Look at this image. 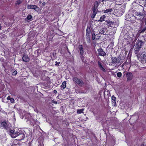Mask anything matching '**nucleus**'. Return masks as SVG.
Listing matches in <instances>:
<instances>
[{
  "label": "nucleus",
  "mask_w": 146,
  "mask_h": 146,
  "mask_svg": "<svg viewBox=\"0 0 146 146\" xmlns=\"http://www.w3.org/2000/svg\"><path fill=\"white\" fill-rule=\"evenodd\" d=\"M144 52H145V51H144Z\"/></svg>",
  "instance_id": "nucleus-43"
},
{
  "label": "nucleus",
  "mask_w": 146,
  "mask_h": 146,
  "mask_svg": "<svg viewBox=\"0 0 146 146\" xmlns=\"http://www.w3.org/2000/svg\"><path fill=\"white\" fill-rule=\"evenodd\" d=\"M107 22V24L108 25L110 26L111 27H115L113 26V25L115 23L114 22H112L110 21H108Z\"/></svg>",
  "instance_id": "nucleus-17"
},
{
  "label": "nucleus",
  "mask_w": 146,
  "mask_h": 146,
  "mask_svg": "<svg viewBox=\"0 0 146 146\" xmlns=\"http://www.w3.org/2000/svg\"><path fill=\"white\" fill-rule=\"evenodd\" d=\"M144 6L146 7V2L144 4Z\"/></svg>",
  "instance_id": "nucleus-38"
},
{
  "label": "nucleus",
  "mask_w": 146,
  "mask_h": 146,
  "mask_svg": "<svg viewBox=\"0 0 146 146\" xmlns=\"http://www.w3.org/2000/svg\"><path fill=\"white\" fill-rule=\"evenodd\" d=\"M105 0H102V1H104Z\"/></svg>",
  "instance_id": "nucleus-42"
},
{
  "label": "nucleus",
  "mask_w": 146,
  "mask_h": 146,
  "mask_svg": "<svg viewBox=\"0 0 146 146\" xmlns=\"http://www.w3.org/2000/svg\"><path fill=\"white\" fill-rule=\"evenodd\" d=\"M8 130L9 131V133L12 137L14 138L17 137V133H16L14 130L10 129V128L9 130Z\"/></svg>",
  "instance_id": "nucleus-8"
},
{
  "label": "nucleus",
  "mask_w": 146,
  "mask_h": 146,
  "mask_svg": "<svg viewBox=\"0 0 146 146\" xmlns=\"http://www.w3.org/2000/svg\"><path fill=\"white\" fill-rule=\"evenodd\" d=\"M17 137L19 136V140H22L25 137V135L24 134L22 133H17Z\"/></svg>",
  "instance_id": "nucleus-12"
},
{
  "label": "nucleus",
  "mask_w": 146,
  "mask_h": 146,
  "mask_svg": "<svg viewBox=\"0 0 146 146\" xmlns=\"http://www.w3.org/2000/svg\"><path fill=\"white\" fill-rule=\"evenodd\" d=\"M79 79L77 78L74 76L72 78V80L76 84L77 82H78V81Z\"/></svg>",
  "instance_id": "nucleus-19"
},
{
  "label": "nucleus",
  "mask_w": 146,
  "mask_h": 146,
  "mask_svg": "<svg viewBox=\"0 0 146 146\" xmlns=\"http://www.w3.org/2000/svg\"><path fill=\"white\" fill-rule=\"evenodd\" d=\"M92 39L93 40H94L95 38V35L94 34H93L92 35Z\"/></svg>",
  "instance_id": "nucleus-30"
},
{
  "label": "nucleus",
  "mask_w": 146,
  "mask_h": 146,
  "mask_svg": "<svg viewBox=\"0 0 146 146\" xmlns=\"http://www.w3.org/2000/svg\"><path fill=\"white\" fill-rule=\"evenodd\" d=\"M32 18V16L31 15H28L27 18V19L28 20H30Z\"/></svg>",
  "instance_id": "nucleus-28"
},
{
  "label": "nucleus",
  "mask_w": 146,
  "mask_h": 146,
  "mask_svg": "<svg viewBox=\"0 0 146 146\" xmlns=\"http://www.w3.org/2000/svg\"><path fill=\"white\" fill-rule=\"evenodd\" d=\"M98 65L99 68L103 72L106 71L105 69L102 66L101 63L100 62H98Z\"/></svg>",
  "instance_id": "nucleus-16"
},
{
  "label": "nucleus",
  "mask_w": 146,
  "mask_h": 146,
  "mask_svg": "<svg viewBox=\"0 0 146 146\" xmlns=\"http://www.w3.org/2000/svg\"><path fill=\"white\" fill-rule=\"evenodd\" d=\"M11 98L10 96H9L7 97V99L8 100H10Z\"/></svg>",
  "instance_id": "nucleus-34"
},
{
  "label": "nucleus",
  "mask_w": 146,
  "mask_h": 146,
  "mask_svg": "<svg viewBox=\"0 0 146 146\" xmlns=\"http://www.w3.org/2000/svg\"><path fill=\"white\" fill-rule=\"evenodd\" d=\"M112 10L111 9H107L104 12L105 13H108L111 12Z\"/></svg>",
  "instance_id": "nucleus-24"
},
{
  "label": "nucleus",
  "mask_w": 146,
  "mask_h": 146,
  "mask_svg": "<svg viewBox=\"0 0 146 146\" xmlns=\"http://www.w3.org/2000/svg\"><path fill=\"white\" fill-rule=\"evenodd\" d=\"M105 18V16L104 15H103L100 18V20L98 21H100L101 22H102L104 21V19Z\"/></svg>",
  "instance_id": "nucleus-21"
},
{
  "label": "nucleus",
  "mask_w": 146,
  "mask_h": 146,
  "mask_svg": "<svg viewBox=\"0 0 146 146\" xmlns=\"http://www.w3.org/2000/svg\"><path fill=\"white\" fill-rule=\"evenodd\" d=\"M66 86V81H64L62 83V85H61V87L63 89H64Z\"/></svg>",
  "instance_id": "nucleus-20"
},
{
  "label": "nucleus",
  "mask_w": 146,
  "mask_h": 146,
  "mask_svg": "<svg viewBox=\"0 0 146 146\" xmlns=\"http://www.w3.org/2000/svg\"><path fill=\"white\" fill-rule=\"evenodd\" d=\"M127 78V80H131L133 78L132 74L131 72H127L126 74Z\"/></svg>",
  "instance_id": "nucleus-11"
},
{
  "label": "nucleus",
  "mask_w": 146,
  "mask_h": 146,
  "mask_svg": "<svg viewBox=\"0 0 146 146\" xmlns=\"http://www.w3.org/2000/svg\"><path fill=\"white\" fill-rule=\"evenodd\" d=\"M99 5V3L98 1L94 2V6L92 8V11L97 12L98 11V7Z\"/></svg>",
  "instance_id": "nucleus-9"
},
{
  "label": "nucleus",
  "mask_w": 146,
  "mask_h": 146,
  "mask_svg": "<svg viewBox=\"0 0 146 146\" xmlns=\"http://www.w3.org/2000/svg\"><path fill=\"white\" fill-rule=\"evenodd\" d=\"M17 74V71L16 70H15L13 72V75L15 76Z\"/></svg>",
  "instance_id": "nucleus-29"
},
{
  "label": "nucleus",
  "mask_w": 146,
  "mask_h": 146,
  "mask_svg": "<svg viewBox=\"0 0 146 146\" xmlns=\"http://www.w3.org/2000/svg\"><path fill=\"white\" fill-rule=\"evenodd\" d=\"M144 55L145 56V54H143V57H144Z\"/></svg>",
  "instance_id": "nucleus-40"
},
{
  "label": "nucleus",
  "mask_w": 146,
  "mask_h": 146,
  "mask_svg": "<svg viewBox=\"0 0 146 146\" xmlns=\"http://www.w3.org/2000/svg\"><path fill=\"white\" fill-rule=\"evenodd\" d=\"M146 30V27H145L141 30V33H143Z\"/></svg>",
  "instance_id": "nucleus-27"
},
{
  "label": "nucleus",
  "mask_w": 146,
  "mask_h": 146,
  "mask_svg": "<svg viewBox=\"0 0 146 146\" xmlns=\"http://www.w3.org/2000/svg\"><path fill=\"white\" fill-rule=\"evenodd\" d=\"M1 127H2L7 130H9L10 128L9 123L8 122L3 121L1 123Z\"/></svg>",
  "instance_id": "nucleus-3"
},
{
  "label": "nucleus",
  "mask_w": 146,
  "mask_h": 146,
  "mask_svg": "<svg viewBox=\"0 0 146 146\" xmlns=\"http://www.w3.org/2000/svg\"><path fill=\"white\" fill-rule=\"evenodd\" d=\"M10 100L11 103H13L14 102V100L13 98H11Z\"/></svg>",
  "instance_id": "nucleus-31"
},
{
  "label": "nucleus",
  "mask_w": 146,
  "mask_h": 146,
  "mask_svg": "<svg viewBox=\"0 0 146 146\" xmlns=\"http://www.w3.org/2000/svg\"><path fill=\"white\" fill-rule=\"evenodd\" d=\"M98 54L99 55H100L102 56H105L106 53L103 50L102 48H100L97 49Z\"/></svg>",
  "instance_id": "nucleus-7"
},
{
  "label": "nucleus",
  "mask_w": 146,
  "mask_h": 146,
  "mask_svg": "<svg viewBox=\"0 0 146 146\" xmlns=\"http://www.w3.org/2000/svg\"><path fill=\"white\" fill-rule=\"evenodd\" d=\"M141 146H145V145L144 144H142V145H141Z\"/></svg>",
  "instance_id": "nucleus-39"
},
{
  "label": "nucleus",
  "mask_w": 146,
  "mask_h": 146,
  "mask_svg": "<svg viewBox=\"0 0 146 146\" xmlns=\"http://www.w3.org/2000/svg\"><path fill=\"white\" fill-rule=\"evenodd\" d=\"M52 102L53 103L56 104H57V101H55L54 100H53L52 101Z\"/></svg>",
  "instance_id": "nucleus-32"
},
{
  "label": "nucleus",
  "mask_w": 146,
  "mask_h": 146,
  "mask_svg": "<svg viewBox=\"0 0 146 146\" xmlns=\"http://www.w3.org/2000/svg\"><path fill=\"white\" fill-rule=\"evenodd\" d=\"M104 96L105 98H108L110 96V92L106 90L104 92Z\"/></svg>",
  "instance_id": "nucleus-13"
},
{
  "label": "nucleus",
  "mask_w": 146,
  "mask_h": 146,
  "mask_svg": "<svg viewBox=\"0 0 146 146\" xmlns=\"http://www.w3.org/2000/svg\"><path fill=\"white\" fill-rule=\"evenodd\" d=\"M84 109H80L78 110L77 111V112L78 113H80L83 112V111L84 110Z\"/></svg>",
  "instance_id": "nucleus-22"
},
{
  "label": "nucleus",
  "mask_w": 146,
  "mask_h": 146,
  "mask_svg": "<svg viewBox=\"0 0 146 146\" xmlns=\"http://www.w3.org/2000/svg\"><path fill=\"white\" fill-rule=\"evenodd\" d=\"M100 33H101V34H103L104 33V31H103V30H102L101 31V32H100Z\"/></svg>",
  "instance_id": "nucleus-35"
},
{
  "label": "nucleus",
  "mask_w": 146,
  "mask_h": 146,
  "mask_svg": "<svg viewBox=\"0 0 146 146\" xmlns=\"http://www.w3.org/2000/svg\"><path fill=\"white\" fill-rule=\"evenodd\" d=\"M78 48L80 53L81 55V58H83V54L84 53V50L83 48L82 45H79L78 46Z\"/></svg>",
  "instance_id": "nucleus-10"
},
{
  "label": "nucleus",
  "mask_w": 146,
  "mask_h": 146,
  "mask_svg": "<svg viewBox=\"0 0 146 146\" xmlns=\"http://www.w3.org/2000/svg\"><path fill=\"white\" fill-rule=\"evenodd\" d=\"M56 64H55V65L56 66H57V65H58V66L59 64H60V62H56Z\"/></svg>",
  "instance_id": "nucleus-33"
},
{
  "label": "nucleus",
  "mask_w": 146,
  "mask_h": 146,
  "mask_svg": "<svg viewBox=\"0 0 146 146\" xmlns=\"http://www.w3.org/2000/svg\"><path fill=\"white\" fill-rule=\"evenodd\" d=\"M28 9H33L36 11H38L40 10V8L38 6L34 5H28L27 6Z\"/></svg>",
  "instance_id": "nucleus-5"
},
{
  "label": "nucleus",
  "mask_w": 146,
  "mask_h": 146,
  "mask_svg": "<svg viewBox=\"0 0 146 146\" xmlns=\"http://www.w3.org/2000/svg\"><path fill=\"white\" fill-rule=\"evenodd\" d=\"M145 1H146V0H145Z\"/></svg>",
  "instance_id": "nucleus-44"
},
{
  "label": "nucleus",
  "mask_w": 146,
  "mask_h": 146,
  "mask_svg": "<svg viewBox=\"0 0 146 146\" xmlns=\"http://www.w3.org/2000/svg\"><path fill=\"white\" fill-rule=\"evenodd\" d=\"M112 103L113 106H115L116 104V98L113 96L111 97Z\"/></svg>",
  "instance_id": "nucleus-14"
},
{
  "label": "nucleus",
  "mask_w": 146,
  "mask_h": 146,
  "mask_svg": "<svg viewBox=\"0 0 146 146\" xmlns=\"http://www.w3.org/2000/svg\"><path fill=\"white\" fill-rule=\"evenodd\" d=\"M111 63L113 64H116L117 66H119L120 64V60L119 58H117L115 57H112L111 58Z\"/></svg>",
  "instance_id": "nucleus-2"
},
{
  "label": "nucleus",
  "mask_w": 146,
  "mask_h": 146,
  "mask_svg": "<svg viewBox=\"0 0 146 146\" xmlns=\"http://www.w3.org/2000/svg\"><path fill=\"white\" fill-rule=\"evenodd\" d=\"M23 0H17L16 2V4L19 5L22 3Z\"/></svg>",
  "instance_id": "nucleus-23"
},
{
  "label": "nucleus",
  "mask_w": 146,
  "mask_h": 146,
  "mask_svg": "<svg viewBox=\"0 0 146 146\" xmlns=\"http://www.w3.org/2000/svg\"><path fill=\"white\" fill-rule=\"evenodd\" d=\"M53 92H54V93H57V91L56 90H54V91H53Z\"/></svg>",
  "instance_id": "nucleus-36"
},
{
  "label": "nucleus",
  "mask_w": 146,
  "mask_h": 146,
  "mask_svg": "<svg viewBox=\"0 0 146 146\" xmlns=\"http://www.w3.org/2000/svg\"><path fill=\"white\" fill-rule=\"evenodd\" d=\"M23 61L25 62H28L29 60V58L28 56L26 55H24L22 58Z\"/></svg>",
  "instance_id": "nucleus-15"
},
{
  "label": "nucleus",
  "mask_w": 146,
  "mask_h": 146,
  "mask_svg": "<svg viewBox=\"0 0 146 146\" xmlns=\"http://www.w3.org/2000/svg\"><path fill=\"white\" fill-rule=\"evenodd\" d=\"M45 4V3L44 2H43L42 3V5H44Z\"/></svg>",
  "instance_id": "nucleus-37"
},
{
  "label": "nucleus",
  "mask_w": 146,
  "mask_h": 146,
  "mask_svg": "<svg viewBox=\"0 0 146 146\" xmlns=\"http://www.w3.org/2000/svg\"><path fill=\"white\" fill-rule=\"evenodd\" d=\"M76 84L80 86H82L84 84V82L82 80L79 79Z\"/></svg>",
  "instance_id": "nucleus-18"
},
{
  "label": "nucleus",
  "mask_w": 146,
  "mask_h": 146,
  "mask_svg": "<svg viewBox=\"0 0 146 146\" xmlns=\"http://www.w3.org/2000/svg\"><path fill=\"white\" fill-rule=\"evenodd\" d=\"M143 43V42L142 40L137 41L134 48V50L135 51V52L136 54H138V52L141 48Z\"/></svg>",
  "instance_id": "nucleus-1"
},
{
  "label": "nucleus",
  "mask_w": 146,
  "mask_h": 146,
  "mask_svg": "<svg viewBox=\"0 0 146 146\" xmlns=\"http://www.w3.org/2000/svg\"><path fill=\"white\" fill-rule=\"evenodd\" d=\"M91 30L89 27H88L87 28L86 32V37L88 39V40L90 41V35Z\"/></svg>",
  "instance_id": "nucleus-6"
},
{
  "label": "nucleus",
  "mask_w": 146,
  "mask_h": 146,
  "mask_svg": "<svg viewBox=\"0 0 146 146\" xmlns=\"http://www.w3.org/2000/svg\"><path fill=\"white\" fill-rule=\"evenodd\" d=\"M117 76L118 77L120 78L122 76V74L120 72H118L117 73Z\"/></svg>",
  "instance_id": "nucleus-26"
},
{
  "label": "nucleus",
  "mask_w": 146,
  "mask_h": 146,
  "mask_svg": "<svg viewBox=\"0 0 146 146\" xmlns=\"http://www.w3.org/2000/svg\"><path fill=\"white\" fill-rule=\"evenodd\" d=\"M93 15L92 16V18H93L95 17L96 14L97 13V12H96V11H93Z\"/></svg>",
  "instance_id": "nucleus-25"
},
{
  "label": "nucleus",
  "mask_w": 146,
  "mask_h": 146,
  "mask_svg": "<svg viewBox=\"0 0 146 146\" xmlns=\"http://www.w3.org/2000/svg\"><path fill=\"white\" fill-rule=\"evenodd\" d=\"M145 24L146 25V21H145Z\"/></svg>",
  "instance_id": "nucleus-41"
},
{
  "label": "nucleus",
  "mask_w": 146,
  "mask_h": 146,
  "mask_svg": "<svg viewBox=\"0 0 146 146\" xmlns=\"http://www.w3.org/2000/svg\"><path fill=\"white\" fill-rule=\"evenodd\" d=\"M136 17L135 19H142L144 18V14L141 12H136L135 13Z\"/></svg>",
  "instance_id": "nucleus-4"
}]
</instances>
